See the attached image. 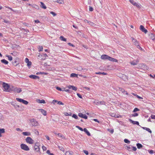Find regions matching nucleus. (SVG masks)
I'll return each mask as SVG.
<instances>
[{"label": "nucleus", "mask_w": 155, "mask_h": 155, "mask_svg": "<svg viewBox=\"0 0 155 155\" xmlns=\"http://www.w3.org/2000/svg\"><path fill=\"white\" fill-rule=\"evenodd\" d=\"M101 58L104 60H108L110 61L115 62H117L118 61L117 59L105 54L102 55L101 57Z\"/></svg>", "instance_id": "obj_1"}, {"label": "nucleus", "mask_w": 155, "mask_h": 155, "mask_svg": "<svg viewBox=\"0 0 155 155\" xmlns=\"http://www.w3.org/2000/svg\"><path fill=\"white\" fill-rule=\"evenodd\" d=\"M2 87L4 88V91L10 92L11 91V86L10 87L8 84L5 82H3Z\"/></svg>", "instance_id": "obj_2"}, {"label": "nucleus", "mask_w": 155, "mask_h": 155, "mask_svg": "<svg viewBox=\"0 0 155 155\" xmlns=\"http://www.w3.org/2000/svg\"><path fill=\"white\" fill-rule=\"evenodd\" d=\"M31 125L32 126H37L39 125V124L35 119H32L30 120Z\"/></svg>", "instance_id": "obj_3"}, {"label": "nucleus", "mask_w": 155, "mask_h": 155, "mask_svg": "<svg viewBox=\"0 0 155 155\" xmlns=\"http://www.w3.org/2000/svg\"><path fill=\"white\" fill-rule=\"evenodd\" d=\"M20 147L21 149L26 151L29 150L30 149L28 146L25 144H21L20 145Z\"/></svg>", "instance_id": "obj_4"}, {"label": "nucleus", "mask_w": 155, "mask_h": 155, "mask_svg": "<svg viewBox=\"0 0 155 155\" xmlns=\"http://www.w3.org/2000/svg\"><path fill=\"white\" fill-rule=\"evenodd\" d=\"M11 91H14L15 92H17L18 93H19L21 91V89L20 88L15 87L12 86H11Z\"/></svg>", "instance_id": "obj_5"}, {"label": "nucleus", "mask_w": 155, "mask_h": 155, "mask_svg": "<svg viewBox=\"0 0 155 155\" xmlns=\"http://www.w3.org/2000/svg\"><path fill=\"white\" fill-rule=\"evenodd\" d=\"M43 54V57H41V56H42L39 53L38 54V58L40 60H45L46 57L48 56L46 54Z\"/></svg>", "instance_id": "obj_6"}, {"label": "nucleus", "mask_w": 155, "mask_h": 155, "mask_svg": "<svg viewBox=\"0 0 155 155\" xmlns=\"http://www.w3.org/2000/svg\"><path fill=\"white\" fill-rule=\"evenodd\" d=\"M25 140L27 143L30 144H33L34 143V140L30 137H27Z\"/></svg>", "instance_id": "obj_7"}, {"label": "nucleus", "mask_w": 155, "mask_h": 155, "mask_svg": "<svg viewBox=\"0 0 155 155\" xmlns=\"http://www.w3.org/2000/svg\"><path fill=\"white\" fill-rule=\"evenodd\" d=\"M145 65L143 64H137L136 63V68L137 69H145Z\"/></svg>", "instance_id": "obj_8"}, {"label": "nucleus", "mask_w": 155, "mask_h": 155, "mask_svg": "<svg viewBox=\"0 0 155 155\" xmlns=\"http://www.w3.org/2000/svg\"><path fill=\"white\" fill-rule=\"evenodd\" d=\"M16 100L18 101L21 102L23 104H25V105H27L28 104V102L27 101L24 100L23 99H21V98H16Z\"/></svg>", "instance_id": "obj_9"}, {"label": "nucleus", "mask_w": 155, "mask_h": 155, "mask_svg": "<svg viewBox=\"0 0 155 155\" xmlns=\"http://www.w3.org/2000/svg\"><path fill=\"white\" fill-rule=\"evenodd\" d=\"M127 149L129 151H136V147H133L131 145H129L126 146Z\"/></svg>", "instance_id": "obj_10"}, {"label": "nucleus", "mask_w": 155, "mask_h": 155, "mask_svg": "<svg viewBox=\"0 0 155 155\" xmlns=\"http://www.w3.org/2000/svg\"><path fill=\"white\" fill-rule=\"evenodd\" d=\"M140 30L142 32H144L146 34L147 32V31L146 29L144 27V26L142 25H141L140 27Z\"/></svg>", "instance_id": "obj_11"}, {"label": "nucleus", "mask_w": 155, "mask_h": 155, "mask_svg": "<svg viewBox=\"0 0 155 155\" xmlns=\"http://www.w3.org/2000/svg\"><path fill=\"white\" fill-rule=\"evenodd\" d=\"M78 116L81 118H83L85 119H87V116L85 114H83L81 113H79L78 114Z\"/></svg>", "instance_id": "obj_12"}, {"label": "nucleus", "mask_w": 155, "mask_h": 155, "mask_svg": "<svg viewBox=\"0 0 155 155\" xmlns=\"http://www.w3.org/2000/svg\"><path fill=\"white\" fill-rule=\"evenodd\" d=\"M118 88L119 90L122 92L123 93L127 95L128 94V93L127 92L125 91L124 89L122 87H118Z\"/></svg>", "instance_id": "obj_13"}, {"label": "nucleus", "mask_w": 155, "mask_h": 155, "mask_svg": "<svg viewBox=\"0 0 155 155\" xmlns=\"http://www.w3.org/2000/svg\"><path fill=\"white\" fill-rule=\"evenodd\" d=\"M39 110L44 116H46L47 115L46 111L42 109H39Z\"/></svg>", "instance_id": "obj_14"}, {"label": "nucleus", "mask_w": 155, "mask_h": 155, "mask_svg": "<svg viewBox=\"0 0 155 155\" xmlns=\"http://www.w3.org/2000/svg\"><path fill=\"white\" fill-rule=\"evenodd\" d=\"M29 77L31 78H32L34 79H39V77L38 76L34 75H31L29 76Z\"/></svg>", "instance_id": "obj_15"}, {"label": "nucleus", "mask_w": 155, "mask_h": 155, "mask_svg": "<svg viewBox=\"0 0 155 155\" xmlns=\"http://www.w3.org/2000/svg\"><path fill=\"white\" fill-rule=\"evenodd\" d=\"M68 88L69 89H72V90L76 91L77 90V88L75 87L72 86L71 85H69L68 87Z\"/></svg>", "instance_id": "obj_16"}, {"label": "nucleus", "mask_w": 155, "mask_h": 155, "mask_svg": "<svg viewBox=\"0 0 155 155\" xmlns=\"http://www.w3.org/2000/svg\"><path fill=\"white\" fill-rule=\"evenodd\" d=\"M41 5L40 7L42 8H44V9L46 8V6L45 5V4L42 2H40Z\"/></svg>", "instance_id": "obj_17"}, {"label": "nucleus", "mask_w": 155, "mask_h": 155, "mask_svg": "<svg viewBox=\"0 0 155 155\" xmlns=\"http://www.w3.org/2000/svg\"><path fill=\"white\" fill-rule=\"evenodd\" d=\"M55 134L57 135L58 137H60V138H61V139H63L64 138V137L63 135L61 134H60V133L57 134V133H55Z\"/></svg>", "instance_id": "obj_18"}, {"label": "nucleus", "mask_w": 155, "mask_h": 155, "mask_svg": "<svg viewBox=\"0 0 155 155\" xmlns=\"http://www.w3.org/2000/svg\"><path fill=\"white\" fill-rule=\"evenodd\" d=\"M23 135L24 136H30L31 135V133L30 132H24L22 133Z\"/></svg>", "instance_id": "obj_19"}, {"label": "nucleus", "mask_w": 155, "mask_h": 155, "mask_svg": "<svg viewBox=\"0 0 155 155\" xmlns=\"http://www.w3.org/2000/svg\"><path fill=\"white\" fill-rule=\"evenodd\" d=\"M84 131L86 133L87 135L89 136L91 135L90 133L86 128H84Z\"/></svg>", "instance_id": "obj_20"}, {"label": "nucleus", "mask_w": 155, "mask_h": 155, "mask_svg": "<svg viewBox=\"0 0 155 155\" xmlns=\"http://www.w3.org/2000/svg\"><path fill=\"white\" fill-rule=\"evenodd\" d=\"M34 150L37 152L39 151L40 150L39 146H35L34 147Z\"/></svg>", "instance_id": "obj_21"}, {"label": "nucleus", "mask_w": 155, "mask_h": 155, "mask_svg": "<svg viewBox=\"0 0 155 155\" xmlns=\"http://www.w3.org/2000/svg\"><path fill=\"white\" fill-rule=\"evenodd\" d=\"M1 62L5 64H8V61L5 59L2 60Z\"/></svg>", "instance_id": "obj_22"}, {"label": "nucleus", "mask_w": 155, "mask_h": 155, "mask_svg": "<svg viewBox=\"0 0 155 155\" xmlns=\"http://www.w3.org/2000/svg\"><path fill=\"white\" fill-rule=\"evenodd\" d=\"M73 153L72 151H67L66 152L65 155H73Z\"/></svg>", "instance_id": "obj_23"}, {"label": "nucleus", "mask_w": 155, "mask_h": 155, "mask_svg": "<svg viewBox=\"0 0 155 155\" xmlns=\"http://www.w3.org/2000/svg\"><path fill=\"white\" fill-rule=\"evenodd\" d=\"M64 114L66 116H72V113L71 112H69L68 113L67 112H65L64 113Z\"/></svg>", "instance_id": "obj_24"}, {"label": "nucleus", "mask_w": 155, "mask_h": 155, "mask_svg": "<svg viewBox=\"0 0 155 155\" xmlns=\"http://www.w3.org/2000/svg\"><path fill=\"white\" fill-rule=\"evenodd\" d=\"M142 128L146 130L149 133H151V130H150V129H149V128H147L146 127H142Z\"/></svg>", "instance_id": "obj_25"}, {"label": "nucleus", "mask_w": 155, "mask_h": 155, "mask_svg": "<svg viewBox=\"0 0 155 155\" xmlns=\"http://www.w3.org/2000/svg\"><path fill=\"white\" fill-rule=\"evenodd\" d=\"M70 76L71 77H78V74L75 73H72Z\"/></svg>", "instance_id": "obj_26"}, {"label": "nucleus", "mask_w": 155, "mask_h": 155, "mask_svg": "<svg viewBox=\"0 0 155 155\" xmlns=\"http://www.w3.org/2000/svg\"><path fill=\"white\" fill-rule=\"evenodd\" d=\"M6 57H7L9 61H11L12 60V57L11 55H6Z\"/></svg>", "instance_id": "obj_27"}, {"label": "nucleus", "mask_w": 155, "mask_h": 155, "mask_svg": "<svg viewBox=\"0 0 155 155\" xmlns=\"http://www.w3.org/2000/svg\"><path fill=\"white\" fill-rule=\"evenodd\" d=\"M136 146L138 149H140L143 147V146L141 144L139 143L137 144Z\"/></svg>", "instance_id": "obj_28"}, {"label": "nucleus", "mask_w": 155, "mask_h": 155, "mask_svg": "<svg viewBox=\"0 0 155 155\" xmlns=\"http://www.w3.org/2000/svg\"><path fill=\"white\" fill-rule=\"evenodd\" d=\"M60 39L62 41H66V39L63 36H61L60 37Z\"/></svg>", "instance_id": "obj_29"}, {"label": "nucleus", "mask_w": 155, "mask_h": 155, "mask_svg": "<svg viewBox=\"0 0 155 155\" xmlns=\"http://www.w3.org/2000/svg\"><path fill=\"white\" fill-rule=\"evenodd\" d=\"M55 2L59 4H62L64 3L63 0H55Z\"/></svg>", "instance_id": "obj_30"}, {"label": "nucleus", "mask_w": 155, "mask_h": 155, "mask_svg": "<svg viewBox=\"0 0 155 155\" xmlns=\"http://www.w3.org/2000/svg\"><path fill=\"white\" fill-rule=\"evenodd\" d=\"M38 102H39V103L43 104H45V100H44L39 99L38 101Z\"/></svg>", "instance_id": "obj_31"}, {"label": "nucleus", "mask_w": 155, "mask_h": 155, "mask_svg": "<svg viewBox=\"0 0 155 155\" xmlns=\"http://www.w3.org/2000/svg\"><path fill=\"white\" fill-rule=\"evenodd\" d=\"M72 117L74 118L75 119H78V116L76 114H73L72 116Z\"/></svg>", "instance_id": "obj_32"}, {"label": "nucleus", "mask_w": 155, "mask_h": 155, "mask_svg": "<svg viewBox=\"0 0 155 155\" xmlns=\"http://www.w3.org/2000/svg\"><path fill=\"white\" fill-rule=\"evenodd\" d=\"M110 116L113 117H119L117 116V115H116L114 113H112L111 114Z\"/></svg>", "instance_id": "obj_33"}, {"label": "nucleus", "mask_w": 155, "mask_h": 155, "mask_svg": "<svg viewBox=\"0 0 155 155\" xmlns=\"http://www.w3.org/2000/svg\"><path fill=\"white\" fill-rule=\"evenodd\" d=\"M124 142L125 143L129 144L130 143V141L127 139H124Z\"/></svg>", "instance_id": "obj_34"}, {"label": "nucleus", "mask_w": 155, "mask_h": 155, "mask_svg": "<svg viewBox=\"0 0 155 155\" xmlns=\"http://www.w3.org/2000/svg\"><path fill=\"white\" fill-rule=\"evenodd\" d=\"M38 51L39 52H40L42 51L43 49V47L42 46H39L38 48Z\"/></svg>", "instance_id": "obj_35"}, {"label": "nucleus", "mask_w": 155, "mask_h": 155, "mask_svg": "<svg viewBox=\"0 0 155 155\" xmlns=\"http://www.w3.org/2000/svg\"><path fill=\"white\" fill-rule=\"evenodd\" d=\"M136 8H139V9H140L141 8V5L140 4L136 3Z\"/></svg>", "instance_id": "obj_36"}, {"label": "nucleus", "mask_w": 155, "mask_h": 155, "mask_svg": "<svg viewBox=\"0 0 155 155\" xmlns=\"http://www.w3.org/2000/svg\"><path fill=\"white\" fill-rule=\"evenodd\" d=\"M5 132V129L4 128H0V134L4 133Z\"/></svg>", "instance_id": "obj_37"}, {"label": "nucleus", "mask_w": 155, "mask_h": 155, "mask_svg": "<svg viewBox=\"0 0 155 155\" xmlns=\"http://www.w3.org/2000/svg\"><path fill=\"white\" fill-rule=\"evenodd\" d=\"M93 102L97 105H99V101L97 100H95Z\"/></svg>", "instance_id": "obj_38"}, {"label": "nucleus", "mask_w": 155, "mask_h": 155, "mask_svg": "<svg viewBox=\"0 0 155 155\" xmlns=\"http://www.w3.org/2000/svg\"><path fill=\"white\" fill-rule=\"evenodd\" d=\"M129 120L130 121L131 123H132L134 124H136V121H134L132 120L131 119H129Z\"/></svg>", "instance_id": "obj_39"}, {"label": "nucleus", "mask_w": 155, "mask_h": 155, "mask_svg": "<svg viewBox=\"0 0 155 155\" xmlns=\"http://www.w3.org/2000/svg\"><path fill=\"white\" fill-rule=\"evenodd\" d=\"M76 127L81 131H84V129H83L82 128H81V127H80L79 126H76Z\"/></svg>", "instance_id": "obj_40"}, {"label": "nucleus", "mask_w": 155, "mask_h": 155, "mask_svg": "<svg viewBox=\"0 0 155 155\" xmlns=\"http://www.w3.org/2000/svg\"><path fill=\"white\" fill-rule=\"evenodd\" d=\"M105 104V102L104 101H99V105H104Z\"/></svg>", "instance_id": "obj_41"}, {"label": "nucleus", "mask_w": 155, "mask_h": 155, "mask_svg": "<svg viewBox=\"0 0 155 155\" xmlns=\"http://www.w3.org/2000/svg\"><path fill=\"white\" fill-rule=\"evenodd\" d=\"M130 2L132 3V4H133L134 6L136 5V3L134 2L132 0H130Z\"/></svg>", "instance_id": "obj_42"}, {"label": "nucleus", "mask_w": 155, "mask_h": 155, "mask_svg": "<svg viewBox=\"0 0 155 155\" xmlns=\"http://www.w3.org/2000/svg\"><path fill=\"white\" fill-rule=\"evenodd\" d=\"M137 48L138 49H139L141 51L143 50V48L141 47H140V45H137Z\"/></svg>", "instance_id": "obj_43"}, {"label": "nucleus", "mask_w": 155, "mask_h": 155, "mask_svg": "<svg viewBox=\"0 0 155 155\" xmlns=\"http://www.w3.org/2000/svg\"><path fill=\"white\" fill-rule=\"evenodd\" d=\"M59 149H60V150H61L63 151H64V148L62 146L61 147H59Z\"/></svg>", "instance_id": "obj_44"}, {"label": "nucleus", "mask_w": 155, "mask_h": 155, "mask_svg": "<svg viewBox=\"0 0 155 155\" xmlns=\"http://www.w3.org/2000/svg\"><path fill=\"white\" fill-rule=\"evenodd\" d=\"M50 13L53 15L54 16H55L57 14L53 12H51Z\"/></svg>", "instance_id": "obj_45"}, {"label": "nucleus", "mask_w": 155, "mask_h": 155, "mask_svg": "<svg viewBox=\"0 0 155 155\" xmlns=\"http://www.w3.org/2000/svg\"><path fill=\"white\" fill-rule=\"evenodd\" d=\"M3 21H2L4 22L5 23H9V21H8L5 20L4 19H3Z\"/></svg>", "instance_id": "obj_46"}, {"label": "nucleus", "mask_w": 155, "mask_h": 155, "mask_svg": "<svg viewBox=\"0 0 155 155\" xmlns=\"http://www.w3.org/2000/svg\"><path fill=\"white\" fill-rule=\"evenodd\" d=\"M108 130L112 134H113L114 132L113 129H108Z\"/></svg>", "instance_id": "obj_47"}, {"label": "nucleus", "mask_w": 155, "mask_h": 155, "mask_svg": "<svg viewBox=\"0 0 155 155\" xmlns=\"http://www.w3.org/2000/svg\"><path fill=\"white\" fill-rule=\"evenodd\" d=\"M136 97H137V98H138V99H143V98L142 97L139 96H138V95H137V94H136Z\"/></svg>", "instance_id": "obj_48"}, {"label": "nucleus", "mask_w": 155, "mask_h": 155, "mask_svg": "<svg viewBox=\"0 0 155 155\" xmlns=\"http://www.w3.org/2000/svg\"><path fill=\"white\" fill-rule=\"evenodd\" d=\"M57 104L59 105H63L64 104L62 102H61V101H58V102H57Z\"/></svg>", "instance_id": "obj_49"}, {"label": "nucleus", "mask_w": 155, "mask_h": 155, "mask_svg": "<svg viewBox=\"0 0 155 155\" xmlns=\"http://www.w3.org/2000/svg\"><path fill=\"white\" fill-rule=\"evenodd\" d=\"M31 64V62L30 61H29L27 63V65L28 66H30Z\"/></svg>", "instance_id": "obj_50"}, {"label": "nucleus", "mask_w": 155, "mask_h": 155, "mask_svg": "<svg viewBox=\"0 0 155 155\" xmlns=\"http://www.w3.org/2000/svg\"><path fill=\"white\" fill-rule=\"evenodd\" d=\"M89 10L90 11L92 12L93 11V8L91 6H89Z\"/></svg>", "instance_id": "obj_51"}, {"label": "nucleus", "mask_w": 155, "mask_h": 155, "mask_svg": "<svg viewBox=\"0 0 155 155\" xmlns=\"http://www.w3.org/2000/svg\"><path fill=\"white\" fill-rule=\"evenodd\" d=\"M83 152L86 155H88V151L84 150H83Z\"/></svg>", "instance_id": "obj_52"}, {"label": "nucleus", "mask_w": 155, "mask_h": 155, "mask_svg": "<svg viewBox=\"0 0 155 155\" xmlns=\"http://www.w3.org/2000/svg\"><path fill=\"white\" fill-rule=\"evenodd\" d=\"M148 151L150 154H152L153 153V151L152 150H148Z\"/></svg>", "instance_id": "obj_53"}, {"label": "nucleus", "mask_w": 155, "mask_h": 155, "mask_svg": "<svg viewBox=\"0 0 155 155\" xmlns=\"http://www.w3.org/2000/svg\"><path fill=\"white\" fill-rule=\"evenodd\" d=\"M58 102V101L55 100H54L52 101V103H53L54 104H55V103H57Z\"/></svg>", "instance_id": "obj_54"}, {"label": "nucleus", "mask_w": 155, "mask_h": 155, "mask_svg": "<svg viewBox=\"0 0 155 155\" xmlns=\"http://www.w3.org/2000/svg\"><path fill=\"white\" fill-rule=\"evenodd\" d=\"M77 95L79 97L81 98H82L81 95L80 94L77 93Z\"/></svg>", "instance_id": "obj_55"}, {"label": "nucleus", "mask_w": 155, "mask_h": 155, "mask_svg": "<svg viewBox=\"0 0 155 155\" xmlns=\"http://www.w3.org/2000/svg\"><path fill=\"white\" fill-rule=\"evenodd\" d=\"M151 117L152 119H155V115H152L151 116Z\"/></svg>", "instance_id": "obj_56"}, {"label": "nucleus", "mask_w": 155, "mask_h": 155, "mask_svg": "<svg viewBox=\"0 0 155 155\" xmlns=\"http://www.w3.org/2000/svg\"><path fill=\"white\" fill-rule=\"evenodd\" d=\"M40 144L38 142H36L35 143V146H39Z\"/></svg>", "instance_id": "obj_57"}, {"label": "nucleus", "mask_w": 155, "mask_h": 155, "mask_svg": "<svg viewBox=\"0 0 155 155\" xmlns=\"http://www.w3.org/2000/svg\"><path fill=\"white\" fill-rule=\"evenodd\" d=\"M56 89L58 90V91H62V89H61V88L60 87H56Z\"/></svg>", "instance_id": "obj_58"}, {"label": "nucleus", "mask_w": 155, "mask_h": 155, "mask_svg": "<svg viewBox=\"0 0 155 155\" xmlns=\"http://www.w3.org/2000/svg\"><path fill=\"white\" fill-rule=\"evenodd\" d=\"M25 61L26 63H27V62L29 61V59L27 58H25Z\"/></svg>", "instance_id": "obj_59"}, {"label": "nucleus", "mask_w": 155, "mask_h": 155, "mask_svg": "<svg viewBox=\"0 0 155 155\" xmlns=\"http://www.w3.org/2000/svg\"><path fill=\"white\" fill-rule=\"evenodd\" d=\"M130 63L132 65H136V63L134 61H132L130 62Z\"/></svg>", "instance_id": "obj_60"}, {"label": "nucleus", "mask_w": 155, "mask_h": 155, "mask_svg": "<svg viewBox=\"0 0 155 155\" xmlns=\"http://www.w3.org/2000/svg\"><path fill=\"white\" fill-rule=\"evenodd\" d=\"M68 44L69 45L71 46L72 47H74V45L72 44H71L70 43H68Z\"/></svg>", "instance_id": "obj_61"}, {"label": "nucleus", "mask_w": 155, "mask_h": 155, "mask_svg": "<svg viewBox=\"0 0 155 155\" xmlns=\"http://www.w3.org/2000/svg\"><path fill=\"white\" fill-rule=\"evenodd\" d=\"M42 148L44 150H46V148L45 146H43L42 147Z\"/></svg>", "instance_id": "obj_62"}, {"label": "nucleus", "mask_w": 155, "mask_h": 155, "mask_svg": "<svg viewBox=\"0 0 155 155\" xmlns=\"http://www.w3.org/2000/svg\"><path fill=\"white\" fill-rule=\"evenodd\" d=\"M93 120L95 122L99 123V121H98L97 119H94Z\"/></svg>", "instance_id": "obj_63"}, {"label": "nucleus", "mask_w": 155, "mask_h": 155, "mask_svg": "<svg viewBox=\"0 0 155 155\" xmlns=\"http://www.w3.org/2000/svg\"><path fill=\"white\" fill-rule=\"evenodd\" d=\"M35 22L36 23H38L40 22V21L38 20H35Z\"/></svg>", "instance_id": "obj_64"}]
</instances>
